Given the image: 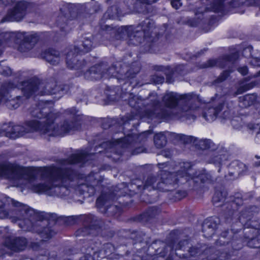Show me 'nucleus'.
I'll return each instance as SVG.
<instances>
[{
	"mask_svg": "<svg viewBox=\"0 0 260 260\" xmlns=\"http://www.w3.org/2000/svg\"><path fill=\"white\" fill-rule=\"evenodd\" d=\"M30 5V3L25 1L16 2L14 7L8 12L1 22L21 21L24 17L26 10Z\"/></svg>",
	"mask_w": 260,
	"mask_h": 260,
	"instance_id": "11",
	"label": "nucleus"
},
{
	"mask_svg": "<svg viewBox=\"0 0 260 260\" xmlns=\"http://www.w3.org/2000/svg\"><path fill=\"white\" fill-rule=\"evenodd\" d=\"M27 240L23 237L8 238L5 241L6 246L15 252L24 250L27 246Z\"/></svg>",
	"mask_w": 260,
	"mask_h": 260,
	"instance_id": "19",
	"label": "nucleus"
},
{
	"mask_svg": "<svg viewBox=\"0 0 260 260\" xmlns=\"http://www.w3.org/2000/svg\"><path fill=\"white\" fill-rule=\"evenodd\" d=\"M187 243V241L184 240L183 241H180L177 245L176 247L175 248V250L177 249H181L182 247V246L184 245L185 244H186Z\"/></svg>",
	"mask_w": 260,
	"mask_h": 260,
	"instance_id": "56",
	"label": "nucleus"
},
{
	"mask_svg": "<svg viewBox=\"0 0 260 260\" xmlns=\"http://www.w3.org/2000/svg\"><path fill=\"white\" fill-rule=\"evenodd\" d=\"M151 80L154 83L160 84L162 83L164 81V78L162 76H158L157 75H153L152 76Z\"/></svg>",
	"mask_w": 260,
	"mask_h": 260,
	"instance_id": "46",
	"label": "nucleus"
},
{
	"mask_svg": "<svg viewBox=\"0 0 260 260\" xmlns=\"http://www.w3.org/2000/svg\"><path fill=\"white\" fill-rule=\"evenodd\" d=\"M180 167L181 170L177 171L179 174H182L184 172H186L187 176L184 177L183 179L185 181H187L189 179V173L188 171L191 169V166L188 162H183L180 164Z\"/></svg>",
	"mask_w": 260,
	"mask_h": 260,
	"instance_id": "36",
	"label": "nucleus"
},
{
	"mask_svg": "<svg viewBox=\"0 0 260 260\" xmlns=\"http://www.w3.org/2000/svg\"><path fill=\"white\" fill-rule=\"evenodd\" d=\"M149 103L145 111V115L153 119L157 118L168 120L173 118L194 119V112L199 107L197 95L193 93L179 94L176 92H167L163 96L162 101L169 109H160L161 105L157 95H149Z\"/></svg>",
	"mask_w": 260,
	"mask_h": 260,
	"instance_id": "2",
	"label": "nucleus"
},
{
	"mask_svg": "<svg viewBox=\"0 0 260 260\" xmlns=\"http://www.w3.org/2000/svg\"><path fill=\"white\" fill-rule=\"evenodd\" d=\"M167 142V136L165 133H159L154 136V143L157 148H161L164 147Z\"/></svg>",
	"mask_w": 260,
	"mask_h": 260,
	"instance_id": "31",
	"label": "nucleus"
},
{
	"mask_svg": "<svg viewBox=\"0 0 260 260\" xmlns=\"http://www.w3.org/2000/svg\"><path fill=\"white\" fill-rule=\"evenodd\" d=\"M0 74L4 76H10L12 74L11 69L8 66L6 61H0Z\"/></svg>",
	"mask_w": 260,
	"mask_h": 260,
	"instance_id": "37",
	"label": "nucleus"
},
{
	"mask_svg": "<svg viewBox=\"0 0 260 260\" xmlns=\"http://www.w3.org/2000/svg\"><path fill=\"white\" fill-rule=\"evenodd\" d=\"M6 5L5 2L4 0H0V5Z\"/></svg>",
	"mask_w": 260,
	"mask_h": 260,
	"instance_id": "64",
	"label": "nucleus"
},
{
	"mask_svg": "<svg viewBox=\"0 0 260 260\" xmlns=\"http://www.w3.org/2000/svg\"><path fill=\"white\" fill-rule=\"evenodd\" d=\"M25 100L22 96H17L16 97L8 98L2 103L5 104L10 109H15L18 108L21 103Z\"/></svg>",
	"mask_w": 260,
	"mask_h": 260,
	"instance_id": "29",
	"label": "nucleus"
},
{
	"mask_svg": "<svg viewBox=\"0 0 260 260\" xmlns=\"http://www.w3.org/2000/svg\"><path fill=\"white\" fill-rule=\"evenodd\" d=\"M82 16V15L79 14L77 15L76 12L75 11H72L70 15L68 14H66L65 16H60L58 19V25L60 26V30L64 34V35L67 34L71 29V28L68 26L66 24H65V22L69 20H73L77 18L78 19H80Z\"/></svg>",
	"mask_w": 260,
	"mask_h": 260,
	"instance_id": "22",
	"label": "nucleus"
},
{
	"mask_svg": "<svg viewBox=\"0 0 260 260\" xmlns=\"http://www.w3.org/2000/svg\"><path fill=\"white\" fill-rule=\"evenodd\" d=\"M238 71L242 75H246L248 73V68L246 66H243L242 67L239 68Z\"/></svg>",
	"mask_w": 260,
	"mask_h": 260,
	"instance_id": "51",
	"label": "nucleus"
},
{
	"mask_svg": "<svg viewBox=\"0 0 260 260\" xmlns=\"http://www.w3.org/2000/svg\"><path fill=\"white\" fill-rule=\"evenodd\" d=\"M122 16L123 14L119 8L117 6H113L107 10L104 17L105 19H118Z\"/></svg>",
	"mask_w": 260,
	"mask_h": 260,
	"instance_id": "30",
	"label": "nucleus"
},
{
	"mask_svg": "<svg viewBox=\"0 0 260 260\" xmlns=\"http://www.w3.org/2000/svg\"><path fill=\"white\" fill-rule=\"evenodd\" d=\"M230 72L228 71H223L220 76L213 82V84L217 85L223 82L228 78Z\"/></svg>",
	"mask_w": 260,
	"mask_h": 260,
	"instance_id": "42",
	"label": "nucleus"
},
{
	"mask_svg": "<svg viewBox=\"0 0 260 260\" xmlns=\"http://www.w3.org/2000/svg\"><path fill=\"white\" fill-rule=\"evenodd\" d=\"M85 216L86 215L69 216L66 219L65 222L68 225L74 224L79 220H83Z\"/></svg>",
	"mask_w": 260,
	"mask_h": 260,
	"instance_id": "40",
	"label": "nucleus"
},
{
	"mask_svg": "<svg viewBox=\"0 0 260 260\" xmlns=\"http://www.w3.org/2000/svg\"><path fill=\"white\" fill-rule=\"evenodd\" d=\"M140 67L138 63L133 64L125 73L123 74L120 73V76L118 78L122 80L130 79L133 78L139 72Z\"/></svg>",
	"mask_w": 260,
	"mask_h": 260,
	"instance_id": "27",
	"label": "nucleus"
},
{
	"mask_svg": "<svg viewBox=\"0 0 260 260\" xmlns=\"http://www.w3.org/2000/svg\"><path fill=\"white\" fill-rule=\"evenodd\" d=\"M151 131H147L140 134H133L128 135L123 139H117L116 143L111 142H104L102 146L106 149L107 151L115 152L116 150L121 147H127L128 144H132L133 142L142 143L145 142L148 135H151Z\"/></svg>",
	"mask_w": 260,
	"mask_h": 260,
	"instance_id": "7",
	"label": "nucleus"
},
{
	"mask_svg": "<svg viewBox=\"0 0 260 260\" xmlns=\"http://www.w3.org/2000/svg\"><path fill=\"white\" fill-rule=\"evenodd\" d=\"M138 1L140 3L146 4V5H151L157 2V0H138Z\"/></svg>",
	"mask_w": 260,
	"mask_h": 260,
	"instance_id": "55",
	"label": "nucleus"
},
{
	"mask_svg": "<svg viewBox=\"0 0 260 260\" xmlns=\"http://www.w3.org/2000/svg\"><path fill=\"white\" fill-rule=\"evenodd\" d=\"M187 195V193L185 191L178 190L176 192L175 194V198L177 200H181L183 198H184Z\"/></svg>",
	"mask_w": 260,
	"mask_h": 260,
	"instance_id": "47",
	"label": "nucleus"
},
{
	"mask_svg": "<svg viewBox=\"0 0 260 260\" xmlns=\"http://www.w3.org/2000/svg\"><path fill=\"white\" fill-rule=\"evenodd\" d=\"M18 50L22 52H27L32 49L39 40L36 34H28L25 32H18L16 35Z\"/></svg>",
	"mask_w": 260,
	"mask_h": 260,
	"instance_id": "14",
	"label": "nucleus"
},
{
	"mask_svg": "<svg viewBox=\"0 0 260 260\" xmlns=\"http://www.w3.org/2000/svg\"><path fill=\"white\" fill-rule=\"evenodd\" d=\"M40 95H50L56 94L60 91H67L69 87L67 85L58 86L54 79H51L44 82L41 80Z\"/></svg>",
	"mask_w": 260,
	"mask_h": 260,
	"instance_id": "15",
	"label": "nucleus"
},
{
	"mask_svg": "<svg viewBox=\"0 0 260 260\" xmlns=\"http://www.w3.org/2000/svg\"><path fill=\"white\" fill-rule=\"evenodd\" d=\"M160 154L162 156H164L166 157H170L171 156V154L170 151H166V150H162L160 152Z\"/></svg>",
	"mask_w": 260,
	"mask_h": 260,
	"instance_id": "58",
	"label": "nucleus"
},
{
	"mask_svg": "<svg viewBox=\"0 0 260 260\" xmlns=\"http://www.w3.org/2000/svg\"><path fill=\"white\" fill-rule=\"evenodd\" d=\"M155 29L154 22L146 19L135 27L128 26L121 28L120 32L127 35L128 45L138 46L145 42H152L156 35Z\"/></svg>",
	"mask_w": 260,
	"mask_h": 260,
	"instance_id": "5",
	"label": "nucleus"
},
{
	"mask_svg": "<svg viewBox=\"0 0 260 260\" xmlns=\"http://www.w3.org/2000/svg\"><path fill=\"white\" fill-rule=\"evenodd\" d=\"M115 199V197L113 194H102L96 200V206L100 208L102 207L107 203L111 201H114Z\"/></svg>",
	"mask_w": 260,
	"mask_h": 260,
	"instance_id": "33",
	"label": "nucleus"
},
{
	"mask_svg": "<svg viewBox=\"0 0 260 260\" xmlns=\"http://www.w3.org/2000/svg\"><path fill=\"white\" fill-rule=\"evenodd\" d=\"M91 154L85 151L73 154L68 159L59 161L60 167L51 166L44 169L42 177L48 180V182L38 183L35 173L28 168L15 164L0 165V176H5L16 181L18 185H24L32 191L49 196H57L61 197L69 193L68 188L60 186L67 180L73 178L74 172L68 168H64L66 165L85 162L91 157Z\"/></svg>",
	"mask_w": 260,
	"mask_h": 260,
	"instance_id": "1",
	"label": "nucleus"
},
{
	"mask_svg": "<svg viewBox=\"0 0 260 260\" xmlns=\"http://www.w3.org/2000/svg\"><path fill=\"white\" fill-rule=\"evenodd\" d=\"M88 185L86 184H80L78 186V189L81 192V193H84V192H86L87 189L88 188Z\"/></svg>",
	"mask_w": 260,
	"mask_h": 260,
	"instance_id": "49",
	"label": "nucleus"
},
{
	"mask_svg": "<svg viewBox=\"0 0 260 260\" xmlns=\"http://www.w3.org/2000/svg\"><path fill=\"white\" fill-rule=\"evenodd\" d=\"M238 55L234 54L231 55L225 56L221 58L216 59H211L207 61L206 62L202 64L200 66L201 68H213L216 66L220 68H224L229 63H233L237 58Z\"/></svg>",
	"mask_w": 260,
	"mask_h": 260,
	"instance_id": "18",
	"label": "nucleus"
},
{
	"mask_svg": "<svg viewBox=\"0 0 260 260\" xmlns=\"http://www.w3.org/2000/svg\"><path fill=\"white\" fill-rule=\"evenodd\" d=\"M256 137L259 140H260V127L259 131L257 133Z\"/></svg>",
	"mask_w": 260,
	"mask_h": 260,
	"instance_id": "62",
	"label": "nucleus"
},
{
	"mask_svg": "<svg viewBox=\"0 0 260 260\" xmlns=\"http://www.w3.org/2000/svg\"><path fill=\"white\" fill-rule=\"evenodd\" d=\"M178 137L180 140L184 143H193L194 144L197 139V138L193 136H187L183 134H179L178 135Z\"/></svg>",
	"mask_w": 260,
	"mask_h": 260,
	"instance_id": "41",
	"label": "nucleus"
},
{
	"mask_svg": "<svg viewBox=\"0 0 260 260\" xmlns=\"http://www.w3.org/2000/svg\"><path fill=\"white\" fill-rule=\"evenodd\" d=\"M195 147L199 150H210L214 151L217 148L216 145L210 139H196V143H194Z\"/></svg>",
	"mask_w": 260,
	"mask_h": 260,
	"instance_id": "25",
	"label": "nucleus"
},
{
	"mask_svg": "<svg viewBox=\"0 0 260 260\" xmlns=\"http://www.w3.org/2000/svg\"><path fill=\"white\" fill-rule=\"evenodd\" d=\"M158 182L159 181L156 176L150 174L144 178L142 184H139L140 182L139 180H136V182L134 183V185L136 186L138 192H142L145 190L148 191L155 189L158 190V188L157 187Z\"/></svg>",
	"mask_w": 260,
	"mask_h": 260,
	"instance_id": "17",
	"label": "nucleus"
},
{
	"mask_svg": "<svg viewBox=\"0 0 260 260\" xmlns=\"http://www.w3.org/2000/svg\"><path fill=\"white\" fill-rule=\"evenodd\" d=\"M145 150V149L143 147H137L135 149H134L133 152L132 154L134 155L138 154L140 153L143 152Z\"/></svg>",
	"mask_w": 260,
	"mask_h": 260,
	"instance_id": "53",
	"label": "nucleus"
},
{
	"mask_svg": "<svg viewBox=\"0 0 260 260\" xmlns=\"http://www.w3.org/2000/svg\"><path fill=\"white\" fill-rule=\"evenodd\" d=\"M184 71V67L183 65H178L176 67L174 72L180 74H183Z\"/></svg>",
	"mask_w": 260,
	"mask_h": 260,
	"instance_id": "52",
	"label": "nucleus"
},
{
	"mask_svg": "<svg viewBox=\"0 0 260 260\" xmlns=\"http://www.w3.org/2000/svg\"><path fill=\"white\" fill-rule=\"evenodd\" d=\"M232 106L227 102L224 101L218 104L215 107L210 106L207 107L203 113V116L207 121H212L214 120L217 114L223 111L222 117L224 119L230 117Z\"/></svg>",
	"mask_w": 260,
	"mask_h": 260,
	"instance_id": "13",
	"label": "nucleus"
},
{
	"mask_svg": "<svg viewBox=\"0 0 260 260\" xmlns=\"http://www.w3.org/2000/svg\"><path fill=\"white\" fill-rule=\"evenodd\" d=\"M231 124L235 128H240L242 127L241 119L239 117L233 119L231 121Z\"/></svg>",
	"mask_w": 260,
	"mask_h": 260,
	"instance_id": "45",
	"label": "nucleus"
},
{
	"mask_svg": "<svg viewBox=\"0 0 260 260\" xmlns=\"http://www.w3.org/2000/svg\"><path fill=\"white\" fill-rule=\"evenodd\" d=\"M42 58L47 62L53 66L59 64L61 61L59 52L53 49H49L42 54Z\"/></svg>",
	"mask_w": 260,
	"mask_h": 260,
	"instance_id": "20",
	"label": "nucleus"
},
{
	"mask_svg": "<svg viewBox=\"0 0 260 260\" xmlns=\"http://www.w3.org/2000/svg\"><path fill=\"white\" fill-rule=\"evenodd\" d=\"M206 49H204L203 50H201V51L200 52L198 53V55L200 54H203L204 53V52L206 51Z\"/></svg>",
	"mask_w": 260,
	"mask_h": 260,
	"instance_id": "63",
	"label": "nucleus"
},
{
	"mask_svg": "<svg viewBox=\"0 0 260 260\" xmlns=\"http://www.w3.org/2000/svg\"><path fill=\"white\" fill-rule=\"evenodd\" d=\"M226 159L225 154L222 152L217 151L210 154L206 158V161L208 164H212L219 168L218 172L220 171V167L223 162Z\"/></svg>",
	"mask_w": 260,
	"mask_h": 260,
	"instance_id": "24",
	"label": "nucleus"
},
{
	"mask_svg": "<svg viewBox=\"0 0 260 260\" xmlns=\"http://www.w3.org/2000/svg\"><path fill=\"white\" fill-rule=\"evenodd\" d=\"M158 213L156 207H152L149 208L146 212L141 214L140 216V220L143 222H147L151 218L154 217Z\"/></svg>",
	"mask_w": 260,
	"mask_h": 260,
	"instance_id": "32",
	"label": "nucleus"
},
{
	"mask_svg": "<svg viewBox=\"0 0 260 260\" xmlns=\"http://www.w3.org/2000/svg\"><path fill=\"white\" fill-rule=\"evenodd\" d=\"M83 221L84 226L76 231L77 236L96 235V231L103 225V222L100 219L92 215H86Z\"/></svg>",
	"mask_w": 260,
	"mask_h": 260,
	"instance_id": "12",
	"label": "nucleus"
},
{
	"mask_svg": "<svg viewBox=\"0 0 260 260\" xmlns=\"http://www.w3.org/2000/svg\"><path fill=\"white\" fill-rule=\"evenodd\" d=\"M246 89H247L245 87H244V86H241L238 89V90H237V91L235 93L236 95L239 94H241L243 92L246 91Z\"/></svg>",
	"mask_w": 260,
	"mask_h": 260,
	"instance_id": "59",
	"label": "nucleus"
},
{
	"mask_svg": "<svg viewBox=\"0 0 260 260\" xmlns=\"http://www.w3.org/2000/svg\"><path fill=\"white\" fill-rule=\"evenodd\" d=\"M219 223L220 220L218 217L212 218L204 223L203 232L204 233V236L208 238L213 235Z\"/></svg>",
	"mask_w": 260,
	"mask_h": 260,
	"instance_id": "23",
	"label": "nucleus"
},
{
	"mask_svg": "<svg viewBox=\"0 0 260 260\" xmlns=\"http://www.w3.org/2000/svg\"><path fill=\"white\" fill-rule=\"evenodd\" d=\"M219 195V193H216V194H215V195L214 196L213 198V202L214 204H215L216 203L220 202L221 199H218V196Z\"/></svg>",
	"mask_w": 260,
	"mask_h": 260,
	"instance_id": "57",
	"label": "nucleus"
},
{
	"mask_svg": "<svg viewBox=\"0 0 260 260\" xmlns=\"http://www.w3.org/2000/svg\"><path fill=\"white\" fill-rule=\"evenodd\" d=\"M188 23L191 26H196L198 25L199 22H196L194 20H189Z\"/></svg>",
	"mask_w": 260,
	"mask_h": 260,
	"instance_id": "60",
	"label": "nucleus"
},
{
	"mask_svg": "<svg viewBox=\"0 0 260 260\" xmlns=\"http://www.w3.org/2000/svg\"><path fill=\"white\" fill-rule=\"evenodd\" d=\"M236 213V212L231 208H229L226 211H225L223 215L225 221L229 222L231 221Z\"/></svg>",
	"mask_w": 260,
	"mask_h": 260,
	"instance_id": "43",
	"label": "nucleus"
},
{
	"mask_svg": "<svg viewBox=\"0 0 260 260\" xmlns=\"http://www.w3.org/2000/svg\"><path fill=\"white\" fill-rule=\"evenodd\" d=\"M76 48H68L66 51V60L67 67L71 69L79 70L82 69L86 64L84 59H78L76 56L79 53L74 52Z\"/></svg>",
	"mask_w": 260,
	"mask_h": 260,
	"instance_id": "16",
	"label": "nucleus"
},
{
	"mask_svg": "<svg viewBox=\"0 0 260 260\" xmlns=\"http://www.w3.org/2000/svg\"><path fill=\"white\" fill-rule=\"evenodd\" d=\"M150 8V7L147 6L146 4L142 3L139 2L136 4V6L137 12L143 14L148 13Z\"/></svg>",
	"mask_w": 260,
	"mask_h": 260,
	"instance_id": "38",
	"label": "nucleus"
},
{
	"mask_svg": "<svg viewBox=\"0 0 260 260\" xmlns=\"http://www.w3.org/2000/svg\"><path fill=\"white\" fill-rule=\"evenodd\" d=\"M250 63L253 66L260 67V58L256 57L252 59Z\"/></svg>",
	"mask_w": 260,
	"mask_h": 260,
	"instance_id": "50",
	"label": "nucleus"
},
{
	"mask_svg": "<svg viewBox=\"0 0 260 260\" xmlns=\"http://www.w3.org/2000/svg\"><path fill=\"white\" fill-rule=\"evenodd\" d=\"M235 170L238 171V174H243L244 172L246 171L247 167L246 165L242 162H236L235 163Z\"/></svg>",
	"mask_w": 260,
	"mask_h": 260,
	"instance_id": "44",
	"label": "nucleus"
},
{
	"mask_svg": "<svg viewBox=\"0 0 260 260\" xmlns=\"http://www.w3.org/2000/svg\"><path fill=\"white\" fill-rule=\"evenodd\" d=\"M92 37L85 38L82 41L81 45H75L70 46L69 48H76L74 49V52L77 53H86L91 50L92 47Z\"/></svg>",
	"mask_w": 260,
	"mask_h": 260,
	"instance_id": "26",
	"label": "nucleus"
},
{
	"mask_svg": "<svg viewBox=\"0 0 260 260\" xmlns=\"http://www.w3.org/2000/svg\"><path fill=\"white\" fill-rule=\"evenodd\" d=\"M172 6L175 9H178L182 5L180 0H173L171 1Z\"/></svg>",
	"mask_w": 260,
	"mask_h": 260,
	"instance_id": "48",
	"label": "nucleus"
},
{
	"mask_svg": "<svg viewBox=\"0 0 260 260\" xmlns=\"http://www.w3.org/2000/svg\"><path fill=\"white\" fill-rule=\"evenodd\" d=\"M0 218H9L13 223L18 222L25 231H32L39 234L44 240L51 238L55 231L46 225L48 221L28 206L9 197L0 200Z\"/></svg>",
	"mask_w": 260,
	"mask_h": 260,
	"instance_id": "3",
	"label": "nucleus"
},
{
	"mask_svg": "<svg viewBox=\"0 0 260 260\" xmlns=\"http://www.w3.org/2000/svg\"><path fill=\"white\" fill-rule=\"evenodd\" d=\"M193 181L196 183H209L214 181V178L211 175L205 170L202 171L193 179Z\"/></svg>",
	"mask_w": 260,
	"mask_h": 260,
	"instance_id": "28",
	"label": "nucleus"
},
{
	"mask_svg": "<svg viewBox=\"0 0 260 260\" xmlns=\"http://www.w3.org/2000/svg\"><path fill=\"white\" fill-rule=\"evenodd\" d=\"M93 185L94 184L88 185V188L87 189L86 192L88 193L90 195L93 194L94 193L95 189Z\"/></svg>",
	"mask_w": 260,
	"mask_h": 260,
	"instance_id": "54",
	"label": "nucleus"
},
{
	"mask_svg": "<svg viewBox=\"0 0 260 260\" xmlns=\"http://www.w3.org/2000/svg\"><path fill=\"white\" fill-rule=\"evenodd\" d=\"M116 70L115 66H109L107 62H102L90 67L84 75L87 80H98L105 75L116 76Z\"/></svg>",
	"mask_w": 260,
	"mask_h": 260,
	"instance_id": "9",
	"label": "nucleus"
},
{
	"mask_svg": "<svg viewBox=\"0 0 260 260\" xmlns=\"http://www.w3.org/2000/svg\"><path fill=\"white\" fill-rule=\"evenodd\" d=\"M157 166L159 169L158 175L160 176L157 186L159 191L174 190L179 183L182 182L183 177L187 176L186 172L179 174V172H172V165L168 162L158 163Z\"/></svg>",
	"mask_w": 260,
	"mask_h": 260,
	"instance_id": "6",
	"label": "nucleus"
},
{
	"mask_svg": "<svg viewBox=\"0 0 260 260\" xmlns=\"http://www.w3.org/2000/svg\"><path fill=\"white\" fill-rule=\"evenodd\" d=\"M203 250L200 248L192 247L188 250V255L185 256V257H188V258L194 257L196 258L199 256H200L202 254Z\"/></svg>",
	"mask_w": 260,
	"mask_h": 260,
	"instance_id": "39",
	"label": "nucleus"
},
{
	"mask_svg": "<svg viewBox=\"0 0 260 260\" xmlns=\"http://www.w3.org/2000/svg\"><path fill=\"white\" fill-rule=\"evenodd\" d=\"M240 102L242 106L249 107L253 104L255 100L256 96L253 94H247L240 98Z\"/></svg>",
	"mask_w": 260,
	"mask_h": 260,
	"instance_id": "34",
	"label": "nucleus"
},
{
	"mask_svg": "<svg viewBox=\"0 0 260 260\" xmlns=\"http://www.w3.org/2000/svg\"><path fill=\"white\" fill-rule=\"evenodd\" d=\"M16 85L11 81H5L0 85V104L8 98H12L11 91Z\"/></svg>",
	"mask_w": 260,
	"mask_h": 260,
	"instance_id": "21",
	"label": "nucleus"
},
{
	"mask_svg": "<svg viewBox=\"0 0 260 260\" xmlns=\"http://www.w3.org/2000/svg\"><path fill=\"white\" fill-rule=\"evenodd\" d=\"M128 94L129 95L128 104L129 106L135 108H139V105L142 104V99L138 96L133 95L132 93H128Z\"/></svg>",
	"mask_w": 260,
	"mask_h": 260,
	"instance_id": "35",
	"label": "nucleus"
},
{
	"mask_svg": "<svg viewBox=\"0 0 260 260\" xmlns=\"http://www.w3.org/2000/svg\"><path fill=\"white\" fill-rule=\"evenodd\" d=\"M94 7H95L94 9L93 10V11L92 12H91V13H92L93 12H96L100 9V7L99 5H95Z\"/></svg>",
	"mask_w": 260,
	"mask_h": 260,
	"instance_id": "61",
	"label": "nucleus"
},
{
	"mask_svg": "<svg viewBox=\"0 0 260 260\" xmlns=\"http://www.w3.org/2000/svg\"><path fill=\"white\" fill-rule=\"evenodd\" d=\"M29 110L32 117L40 119H45L41 122L37 120L39 123L37 132L46 137H63L78 129L75 120L76 113L75 109L67 110V112H71V118L63 120L59 123H54L59 116L58 113L51 112L48 105L43 102L31 107Z\"/></svg>",
	"mask_w": 260,
	"mask_h": 260,
	"instance_id": "4",
	"label": "nucleus"
},
{
	"mask_svg": "<svg viewBox=\"0 0 260 260\" xmlns=\"http://www.w3.org/2000/svg\"><path fill=\"white\" fill-rule=\"evenodd\" d=\"M18 82L22 86V96L25 100L33 96L40 95L41 80L37 77H25L22 74H19Z\"/></svg>",
	"mask_w": 260,
	"mask_h": 260,
	"instance_id": "8",
	"label": "nucleus"
},
{
	"mask_svg": "<svg viewBox=\"0 0 260 260\" xmlns=\"http://www.w3.org/2000/svg\"><path fill=\"white\" fill-rule=\"evenodd\" d=\"M39 129V123L36 120H29L25 122L24 126L20 125H9L4 127L3 130L7 136L16 138L23 136L25 134L37 132Z\"/></svg>",
	"mask_w": 260,
	"mask_h": 260,
	"instance_id": "10",
	"label": "nucleus"
}]
</instances>
